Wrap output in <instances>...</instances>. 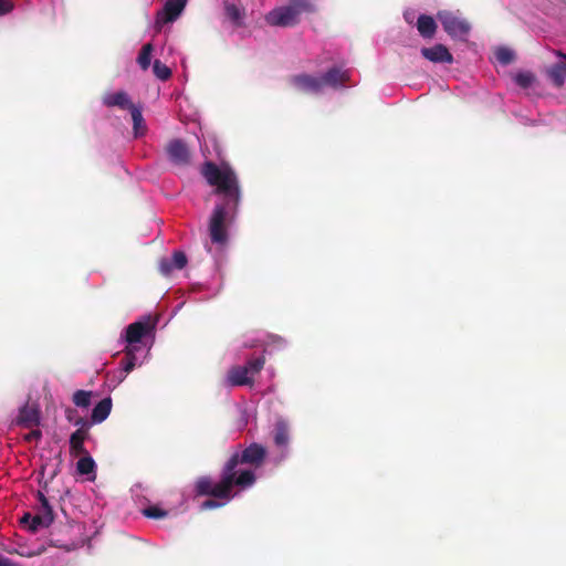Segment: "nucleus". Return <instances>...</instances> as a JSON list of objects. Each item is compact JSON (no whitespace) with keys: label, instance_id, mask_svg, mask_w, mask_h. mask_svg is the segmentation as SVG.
Returning a JSON list of instances; mask_svg holds the SVG:
<instances>
[{"label":"nucleus","instance_id":"1","mask_svg":"<svg viewBox=\"0 0 566 566\" xmlns=\"http://www.w3.org/2000/svg\"><path fill=\"white\" fill-rule=\"evenodd\" d=\"M265 458L266 449L255 442L240 452H234L224 463L218 482H214L210 476H200L196 481V495L231 500L234 496V486L247 489L255 482V474L252 470H241L238 467L250 464L259 468L263 464Z\"/></svg>","mask_w":566,"mask_h":566},{"label":"nucleus","instance_id":"2","mask_svg":"<svg viewBox=\"0 0 566 566\" xmlns=\"http://www.w3.org/2000/svg\"><path fill=\"white\" fill-rule=\"evenodd\" d=\"M201 175L214 193L223 198L222 203L216 205L209 221V235L212 243L224 244L228 240L226 220L237 213L241 192L235 172L230 168H220L212 161H206L201 167Z\"/></svg>","mask_w":566,"mask_h":566},{"label":"nucleus","instance_id":"3","mask_svg":"<svg viewBox=\"0 0 566 566\" xmlns=\"http://www.w3.org/2000/svg\"><path fill=\"white\" fill-rule=\"evenodd\" d=\"M314 11L312 0H290L287 6L271 10L265 15V21L273 27H294L298 23L301 13Z\"/></svg>","mask_w":566,"mask_h":566},{"label":"nucleus","instance_id":"4","mask_svg":"<svg viewBox=\"0 0 566 566\" xmlns=\"http://www.w3.org/2000/svg\"><path fill=\"white\" fill-rule=\"evenodd\" d=\"M438 20L441 22L443 30L452 38H462L470 32V24L468 21L460 19L454 12L443 10L437 14Z\"/></svg>","mask_w":566,"mask_h":566},{"label":"nucleus","instance_id":"5","mask_svg":"<svg viewBox=\"0 0 566 566\" xmlns=\"http://www.w3.org/2000/svg\"><path fill=\"white\" fill-rule=\"evenodd\" d=\"M156 322L151 321L148 317L146 321H138L129 324L126 327L125 340L127 343L126 347H132L133 349H139V343L142 338L149 334L155 328Z\"/></svg>","mask_w":566,"mask_h":566},{"label":"nucleus","instance_id":"6","mask_svg":"<svg viewBox=\"0 0 566 566\" xmlns=\"http://www.w3.org/2000/svg\"><path fill=\"white\" fill-rule=\"evenodd\" d=\"M187 0H167L161 11L157 13L155 25L158 30L166 24L174 22L184 11Z\"/></svg>","mask_w":566,"mask_h":566},{"label":"nucleus","instance_id":"7","mask_svg":"<svg viewBox=\"0 0 566 566\" xmlns=\"http://www.w3.org/2000/svg\"><path fill=\"white\" fill-rule=\"evenodd\" d=\"M290 83L300 92L307 94H318L323 91V80L305 73L293 75Z\"/></svg>","mask_w":566,"mask_h":566},{"label":"nucleus","instance_id":"8","mask_svg":"<svg viewBox=\"0 0 566 566\" xmlns=\"http://www.w3.org/2000/svg\"><path fill=\"white\" fill-rule=\"evenodd\" d=\"M41 415L36 405H29L28 402L19 409V413L13 423L18 427L32 429L40 424Z\"/></svg>","mask_w":566,"mask_h":566},{"label":"nucleus","instance_id":"9","mask_svg":"<svg viewBox=\"0 0 566 566\" xmlns=\"http://www.w3.org/2000/svg\"><path fill=\"white\" fill-rule=\"evenodd\" d=\"M166 153L169 160L175 165L185 166L190 161V151L181 139L170 140L166 146Z\"/></svg>","mask_w":566,"mask_h":566},{"label":"nucleus","instance_id":"10","mask_svg":"<svg viewBox=\"0 0 566 566\" xmlns=\"http://www.w3.org/2000/svg\"><path fill=\"white\" fill-rule=\"evenodd\" d=\"M421 55L433 63H448L453 62V56L443 44H436L431 48H422Z\"/></svg>","mask_w":566,"mask_h":566},{"label":"nucleus","instance_id":"11","mask_svg":"<svg viewBox=\"0 0 566 566\" xmlns=\"http://www.w3.org/2000/svg\"><path fill=\"white\" fill-rule=\"evenodd\" d=\"M103 103L107 107H119L122 109L130 111L135 105L132 103L128 94L124 91L106 94L103 97Z\"/></svg>","mask_w":566,"mask_h":566},{"label":"nucleus","instance_id":"12","mask_svg":"<svg viewBox=\"0 0 566 566\" xmlns=\"http://www.w3.org/2000/svg\"><path fill=\"white\" fill-rule=\"evenodd\" d=\"M349 78V75L346 71H342L338 67H332L329 69L322 77L323 80V87L324 86H331V87H338L346 83Z\"/></svg>","mask_w":566,"mask_h":566},{"label":"nucleus","instance_id":"13","mask_svg":"<svg viewBox=\"0 0 566 566\" xmlns=\"http://www.w3.org/2000/svg\"><path fill=\"white\" fill-rule=\"evenodd\" d=\"M227 381L230 386H245L252 385L253 379L247 373V368L243 366H234L232 367L227 375Z\"/></svg>","mask_w":566,"mask_h":566},{"label":"nucleus","instance_id":"14","mask_svg":"<svg viewBox=\"0 0 566 566\" xmlns=\"http://www.w3.org/2000/svg\"><path fill=\"white\" fill-rule=\"evenodd\" d=\"M88 438L86 428H78L70 437V451L74 455L87 454L84 441Z\"/></svg>","mask_w":566,"mask_h":566},{"label":"nucleus","instance_id":"15","mask_svg":"<svg viewBox=\"0 0 566 566\" xmlns=\"http://www.w3.org/2000/svg\"><path fill=\"white\" fill-rule=\"evenodd\" d=\"M417 30L424 39H432L437 32L434 19L427 14H420L417 21Z\"/></svg>","mask_w":566,"mask_h":566},{"label":"nucleus","instance_id":"16","mask_svg":"<svg viewBox=\"0 0 566 566\" xmlns=\"http://www.w3.org/2000/svg\"><path fill=\"white\" fill-rule=\"evenodd\" d=\"M112 406V399L109 397L102 399L92 410V422H103L109 416Z\"/></svg>","mask_w":566,"mask_h":566},{"label":"nucleus","instance_id":"17","mask_svg":"<svg viewBox=\"0 0 566 566\" xmlns=\"http://www.w3.org/2000/svg\"><path fill=\"white\" fill-rule=\"evenodd\" d=\"M224 12L226 17L231 21V23L237 27H243L244 24V10L239 8L234 3L226 2L224 3Z\"/></svg>","mask_w":566,"mask_h":566},{"label":"nucleus","instance_id":"18","mask_svg":"<svg viewBox=\"0 0 566 566\" xmlns=\"http://www.w3.org/2000/svg\"><path fill=\"white\" fill-rule=\"evenodd\" d=\"M547 75L554 86L562 87L566 80V65L564 63L554 64L547 70Z\"/></svg>","mask_w":566,"mask_h":566},{"label":"nucleus","instance_id":"19","mask_svg":"<svg viewBox=\"0 0 566 566\" xmlns=\"http://www.w3.org/2000/svg\"><path fill=\"white\" fill-rule=\"evenodd\" d=\"M290 440L289 427L284 421H277L274 429V443L277 447H286Z\"/></svg>","mask_w":566,"mask_h":566},{"label":"nucleus","instance_id":"20","mask_svg":"<svg viewBox=\"0 0 566 566\" xmlns=\"http://www.w3.org/2000/svg\"><path fill=\"white\" fill-rule=\"evenodd\" d=\"M53 521L54 518L52 516H48L43 513H36L35 515H32L29 530L32 533H35L41 527H49L53 523Z\"/></svg>","mask_w":566,"mask_h":566},{"label":"nucleus","instance_id":"21","mask_svg":"<svg viewBox=\"0 0 566 566\" xmlns=\"http://www.w3.org/2000/svg\"><path fill=\"white\" fill-rule=\"evenodd\" d=\"M135 352H137V349H133L132 347L125 348V356L123 357V359L120 361V365L123 367V371L125 373V375L130 373L136 366Z\"/></svg>","mask_w":566,"mask_h":566},{"label":"nucleus","instance_id":"22","mask_svg":"<svg viewBox=\"0 0 566 566\" xmlns=\"http://www.w3.org/2000/svg\"><path fill=\"white\" fill-rule=\"evenodd\" d=\"M83 457L76 463V470L80 474L86 475L95 470V462L92 457L87 454H82Z\"/></svg>","mask_w":566,"mask_h":566},{"label":"nucleus","instance_id":"23","mask_svg":"<svg viewBox=\"0 0 566 566\" xmlns=\"http://www.w3.org/2000/svg\"><path fill=\"white\" fill-rule=\"evenodd\" d=\"M264 364H265V357L259 356V357L250 358L243 367L247 368V373L253 379V376L259 374L263 369Z\"/></svg>","mask_w":566,"mask_h":566},{"label":"nucleus","instance_id":"24","mask_svg":"<svg viewBox=\"0 0 566 566\" xmlns=\"http://www.w3.org/2000/svg\"><path fill=\"white\" fill-rule=\"evenodd\" d=\"M151 52L153 45L150 43L143 45L137 57V62L143 70H147L149 67L151 62Z\"/></svg>","mask_w":566,"mask_h":566},{"label":"nucleus","instance_id":"25","mask_svg":"<svg viewBox=\"0 0 566 566\" xmlns=\"http://www.w3.org/2000/svg\"><path fill=\"white\" fill-rule=\"evenodd\" d=\"M153 71L156 77L161 81H167L171 76V70L160 60H155L153 64Z\"/></svg>","mask_w":566,"mask_h":566},{"label":"nucleus","instance_id":"26","mask_svg":"<svg viewBox=\"0 0 566 566\" xmlns=\"http://www.w3.org/2000/svg\"><path fill=\"white\" fill-rule=\"evenodd\" d=\"M92 391L76 390L73 394V403L77 407L87 408L91 405Z\"/></svg>","mask_w":566,"mask_h":566},{"label":"nucleus","instance_id":"27","mask_svg":"<svg viewBox=\"0 0 566 566\" xmlns=\"http://www.w3.org/2000/svg\"><path fill=\"white\" fill-rule=\"evenodd\" d=\"M36 500L39 502L38 513H43V514H45L48 516H52L54 518L53 509H52L48 497L45 496V494L42 491L36 492Z\"/></svg>","mask_w":566,"mask_h":566},{"label":"nucleus","instance_id":"28","mask_svg":"<svg viewBox=\"0 0 566 566\" xmlns=\"http://www.w3.org/2000/svg\"><path fill=\"white\" fill-rule=\"evenodd\" d=\"M495 56H496V60L503 65H507V64L512 63L515 59L514 52L512 50H510L509 48H504V46H501L495 51Z\"/></svg>","mask_w":566,"mask_h":566},{"label":"nucleus","instance_id":"29","mask_svg":"<svg viewBox=\"0 0 566 566\" xmlns=\"http://www.w3.org/2000/svg\"><path fill=\"white\" fill-rule=\"evenodd\" d=\"M143 514L148 518H163L168 515V512L156 505H151L144 509Z\"/></svg>","mask_w":566,"mask_h":566},{"label":"nucleus","instance_id":"30","mask_svg":"<svg viewBox=\"0 0 566 566\" xmlns=\"http://www.w3.org/2000/svg\"><path fill=\"white\" fill-rule=\"evenodd\" d=\"M129 112H130L132 119L134 123L135 135L138 136L142 134V133H139V128L142 127V124L144 122L142 111H140V108L135 106V107H132V109Z\"/></svg>","mask_w":566,"mask_h":566},{"label":"nucleus","instance_id":"31","mask_svg":"<svg viewBox=\"0 0 566 566\" xmlns=\"http://www.w3.org/2000/svg\"><path fill=\"white\" fill-rule=\"evenodd\" d=\"M515 82L523 88H527L534 82V75L530 72H521L516 74Z\"/></svg>","mask_w":566,"mask_h":566},{"label":"nucleus","instance_id":"32","mask_svg":"<svg viewBox=\"0 0 566 566\" xmlns=\"http://www.w3.org/2000/svg\"><path fill=\"white\" fill-rule=\"evenodd\" d=\"M170 260L176 270H182L188 262L186 254L181 251H175Z\"/></svg>","mask_w":566,"mask_h":566},{"label":"nucleus","instance_id":"33","mask_svg":"<svg viewBox=\"0 0 566 566\" xmlns=\"http://www.w3.org/2000/svg\"><path fill=\"white\" fill-rule=\"evenodd\" d=\"M159 270L164 275H169L175 270L171 260L161 259L159 262Z\"/></svg>","mask_w":566,"mask_h":566},{"label":"nucleus","instance_id":"34","mask_svg":"<svg viewBox=\"0 0 566 566\" xmlns=\"http://www.w3.org/2000/svg\"><path fill=\"white\" fill-rule=\"evenodd\" d=\"M212 499H208L201 504V510H213L222 506V503L218 502V497L211 496ZM228 501L227 499H224Z\"/></svg>","mask_w":566,"mask_h":566},{"label":"nucleus","instance_id":"35","mask_svg":"<svg viewBox=\"0 0 566 566\" xmlns=\"http://www.w3.org/2000/svg\"><path fill=\"white\" fill-rule=\"evenodd\" d=\"M42 438V432L39 429H32L24 436L27 442L39 441Z\"/></svg>","mask_w":566,"mask_h":566},{"label":"nucleus","instance_id":"36","mask_svg":"<svg viewBox=\"0 0 566 566\" xmlns=\"http://www.w3.org/2000/svg\"><path fill=\"white\" fill-rule=\"evenodd\" d=\"M13 6L9 0H0V15L7 14L12 10Z\"/></svg>","mask_w":566,"mask_h":566},{"label":"nucleus","instance_id":"37","mask_svg":"<svg viewBox=\"0 0 566 566\" xmlns=\"http://www.w3.org/2000/svg\"><path fill=\"white\" fill-rule=\"evenodd\" d=\"M74 424L77 426L78 428H86L87 430L90 429V423L87 422L86 419L82 417L77 418Z\"/></svg>","mask_w":566,"mask_h":566},{"label":"nucleus","instance_id":"38","mask_svg":"<svg viewBox=\"0 0 566 566\" xmlns=\"http://www.w3.org/2000/svg\"><path fill=\"white\" fill-rule=\"evenodd\" d=\"M0 566H17L10 558L0 556Z\"/></svg>","mask_w":566,"mask_h":566},{"label":"nucleus","instance_id":"39","mask_svg":"<svg viewBox=\"0 0 566 566\" xmlns=\"http://www.w3.org/2000/svg\"><path fill=\"white\" fill-rule=\"evenodd\" d=\"M31 520H32V514H31V513H25V514L20 518V522H21V524H28V525H30Z\"/></svg>","mask_w":566,"mask_h":566},{"label":"nucleus","instance_id":"40","mask_svg":"<svg viewBox=\"0 0 566 566\" xmlns=\"http://www.w3.org/2000/svg\"><path fill=\"white\" fill-rule=\"evenodd\" d=\"M557 55L566 61V54L565 53H562L560 51H558Z\"/></svg>","mask_w":566,"mask_h":566}]
</instances>
